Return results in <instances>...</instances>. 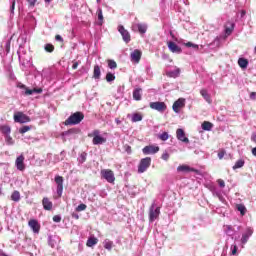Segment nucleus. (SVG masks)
Listing matches in <instances>:
<instances>
[{
  "label": "nucleus",
  "mask_w": 256,
  "mask_h": 256,
  "mask_svg": "<svg viewBox=\"0 0 256 256\" xmlns=\"http://www.w3.org/2000/svg\"><path fill=\"white\" fill-rule=\"evenodd\" d=\"M78 164L83 165L87 161V152H82L77 158Z\"/></svg>",
  "instance_id": "31"
},
{
  "label": "nucleus",
  "mask_w": 256,
  "mask_h": 256,
  "mask_svg": "<svg viewBox=\"0 0 256 256\" xmlns=\"http://www.w3.org/2000/svg\"><path fill=\"white\" fill-rule=\"evenodd\" d=\"M149 106L150 109L158 111L159 113L167 111V104H165V102H150Z\"/></svg>",
  "instance_id": "7"
},
{
  "label": "nucleus",
  "mask_w": 256,
  "mask_h": 256,
  "mask_svg": "<svg viewBox=\"0 0 256 256\" xmlns=\"http://www.w3.org/2000/svg\"><path fill=\"white\" fill-rule=\"evenodd\" d=\"M200 95H202L203 99H205V101L209 104L212 103V100H211V95H209V92H207L206 89H202L200 91Z\"/></svg>",
  "instance_id": "24"
},
{
  "label": "nucleus",
  "mask_w": 256,
  "mask_h": 256,
  "mask_svg": "<svg viewBox=\"0 0 256 256\" xmlns=\"http://www.w3.org/2000/svg\"><path fill=\"white\" fill-rule=\"evenodd\" d=\"M132 29H138L139 33H141V35H145V33H147V26L146 24H141V23H138V24H134L132 26Z\"/></svg>",
  "instance_id": "19"
},
{
  "label": "nucleus",
  "mask_w": 256,
  "mask_h": 256,
  "mask_svg": "<svg viewBox=\"0 0 256 256\" xmlns=\"http://www.w3.org/2000/svg\"><path fill=\"white\" fill-rule=\"evenodd\" d=\"M28 225L34 233H39L41 226L39 225V222L37 220H35V219L30 220L28 222Z\"/></svg>",
  "instance_id": "17"
},
{
  "label": "nucleus",
  "mask_w": 256,
  "mask_h": 256,
  "mask_svg": "<svg viewBox=\"0 0 256 256\" xmlns=\"http://www.w3.org/2000/svg\"><path fill=\"white\" fill-rule=\"evenodd\" d=\"M226 228H227V230H226L227 235L232 236L233 235V227L226 226Z\"/></svg>",
  "instance_id": "50"
},
{
  "label": "nucleus",
  "mask_w": 256,
  "mask_h": 256,
  "mask_svg": "<svg viewBox=\"0 0 256 256\" xmlns=\"http://www.w3.org/2000/svg\"><path fill=\"white\" fill-rule=\"evenodd\" d=\"M17 87L19 89H22V94L23 95H33V93H38V94L43 93V89H41V88L29 89V88H27V86H25L24 84H21V83H19L17 85Z\"/></svg>",
  "instance_id": "6"
},
{
  "label": "nucleus",
  "mask_w": 256,
  "mask_h": 256,
  "mask_svg": "<svg viewBox=\"0 0 256 256\" xmlns=\"http://www.w3.org/2000/svg\"><path fill=\"white\" fill-rule=\"evenodd\" d=\"M11 15H15V0L12 1V5L10 7Z\"/></svg>",
  "instance_id": "52"
},
{
  "label": "nucleus",
  "mask_w": 256,
  "mask_h": 256,
  "mask_svg": "<svg viewBox=\"0 0 256 256\" xmlns=\"http://www.w3.org/2000/svg\"><path fill=\"white\" fill-rule=\"evenodd\" d=\"M59 243V238L57 236H49L48 237V244L52 249H55V246L58 245Z\"/></svg>",
  "instance_id": "22"
},
{
  "label": "nucleus",
  "mask_w": 256,
  "mask_h": 256,
  "mask_svg": "<svg viewBox=\"0 0 256 256\" xmlns=\"http://www.w3.org/2000/svg\"><path fill=\"white\" fill-rule=\"evenodd\" d=\"M104 249H107V251H111L113 249V241L109 239H105L103 242Z\"/></svg>",
  "instance_id": "32"
},
{
  "label": "nucleus",
  "mask_w": 256,
  "mask_h": 256,
  "mask_svg": "<svg viewBox=\"0 0 256 256\" xmlns=\"http://www.w3.org/2000/svg\"><path fill=\"white\" fill-rule=\"evenodd\" d=\"M54 223H61V216L60 215H55L53 217Z\"/></svg>",
  "instance_id": "53"
},
{
  "label": "nucleus",
  "mask_w": 256,
  "mask_h": 256,
  "mask_svg": "<svg viewBox=\"0 0 256 256\" xmlns=\"http://www.w3.org/2000/svg\"><path fill=\"white\" fill-rule=\"evenodd\" d=\"M237 210L241 213V215H245V213H247V208H245V205L243 204H238Z\"/></svg>",
  "instance_id": "41"
},
{
  "label": "nucleus",
  "mask_w": 256,
  "mask_h": 256,
  "mask_svg": "<svg viewBox=\"0 0 256 256\" xmlns=\"http://www.w3.org/2000/svg\"><path fill=\"white\" fill-rule=\"evenodd\" d=\"M169 152L165 151L162 156L161 159H163V161H169Z\"/></svg>",
  "instance_id": "49"
},
{
  "label": "nucleus",
  "mask_w": 256,
  "mask_h": 256,
  "mask_svg": "<svg viewBox=\"0 0 256 256\" xmlns=\"http://www.w3.org/2000/svg\"><path fill=\"white\" fill-rule=\"evenodd\" d=\"M44 50L47 52V53H53V51H55V46H53V44H46L44 46Z\"/></svg>",
  "instance_id": "40"
},
{
  "label": "nucleus",
  "mask_w": 256,
  "mask_h": 256,
  "mask_svg": "<svg viewBox=\"0 0 256 256\" xmlns=\"http://www.w3.org/2000/svg\"><path fill=\"white\" fill-rule=\"evenodd\" d=\"M11 200L15 201V203H19V201H21V194L19 193V191H14L12 193Z\"/></svg>",
  "instance_id": "36"
},
{
  "label": "nucleus",
  "mask_w": 256,
  "mask_h": 256,
  "mask_svg": "<svg viewBox=\"0 0 256 256\" xmlns=\"http://www.w3.org/2000/svg\"><path fill=\"white\" fill-rule=\"evenodd\" d=\"M97 243H99V239H97L96 237H90L88 238L86 245L87 247H95Z\"/></svg>",
  "instance_id": "29"
},
{
  "label": "nucleus",
  "mask_w": 256,
  "mask_h": 256,
  "mask_svg": "<svg viewBox=\"0 0 256 256\" xmlns=\"http://www.w3.org/2000/svg\"><path fill=\"white\" fill-rule=\"evenodd\" d=\"M97 15L99 20L98 25H103V10L101 8H98Z\"/></svg>",
  "instance_id": "39"
},
{
  "label": "nucleus",
  "mask_w": 256,
  "mask_h": 256,
  "mask_svg": "<svg viewBox=\"0 0 256 256\" xmlns=\"http://www.w3.org/2000/svg\"><path fill=\"white\" fill-rule=\"evenodd\" d=\"M159 139H161V141H167V139H169V133L163 132L159 135Z\"/></svg>",
  "instance_id": "46"
},
{
  "label": "nucleus",
  "mask_w": 256,
  "mask_h": 256,
  "mask_svg": "<svg viewBox=\"0 0 256 256\" xmlns=\"http://www.w3.org/2000/svg\"><path fill=\"white\" fill-rule=\"evenodd\" d=\"M210 191L213 195V197H221V195H223V192H221V190L217 189V187H210Z\"/></svg>",
  "instance_id": "34"
},
{
  "label": "nucleus",
  "mask_w": 256,
  "mask_h": 256,
  "mask_svg": "<svg viewBox=\"0 0 256 256\" xmlns=\"http://www.w3.org/2000/svg\"><path fill=\"white\" fill-rule=\"evenodd\" d=\"M245 165V160L240 159L236 161V163L233 165L232 169L235 171L236 169H241V167H244Z\"/></svg>",
  "instance_id": "37"
},
{
  "label": "nucleus",
  "mask_w": 256,
  "mask_h": 256,
  "mask_svg": "<svg viewBox=\"0 0 256 256\" xmlns=\"http://www.w3.org/2000/svg\"><path fill=\"white\" fill-rule=\"evenodd\" d=\"M109 69H117V62L115 60H108Z\"/></svg>",
  "instance_id": "43"
},
{
  "label": "nucleus",
  "mask_w": 256,
  "mask_h": 256,
  "mask_svg": "<svg viewBox=\"0 0 256 256\" xmlns=\"http://www.w3.org/2000/svg\"><path fill=\"white\" fill-rule=\"evenodd\" d=\"M256 98V92H252L250 94V99H255Z\"/></svg>",
  "instance_id": "62"
},
{
  "label": "nucleus",
  "mask_w": 256,
  "mask_h": 256,
  "mask_svg": "<svg viewBox=\"0 0 256 256\" xmlns=\"http://www.w3.org/2000/svg\"><path fill=\"white\" fill-rule=\"evenodd\" d=\"M85 119V115L82 112H76L68 117L64 122L65 125H79L81 121Z\"/></svg>",
  "instance_id": "1"
},
{
  "label": "nucleus",
  "mask_w": 256,
  "mask_h": 256,
  "mask_svg": "<svg viewBox=\"0 0 256 256\" xmlns=\"http://www.w3.org/2000/svg\"><path fill=\"white\" fill-rule=\"evenodd\" d=\"M78 133H81V130L79 128H72L68 131L63 132V135L67 137L69 135H78Z\"/></svg>",
  "instance_id": "27"
},
{
  "label": "nucleus",
  "mask_w": 256,
  "mask_h": 256,
  "mask_svg": "<svg viewBox=\"0 0 256 256\" xmlns=\"http://www.w3.org/2000/svg\"><path fill=\"white\" fill-rule=\"evenodd\" d=\"M27 3H29V7H35V3H37V0H26Z\"/></svg>",
  "instance_id": "55"
},
{
  "label": "nucleus",
  "mask_w": 256,
  "mask_h": 256,
  "mask_svg": "<svg viewBox=\"0 0 256 256\" xmlns=\"http://www.w3.org/2000/svg\"><path fill=\"white\" fill-rule=\"evenodd\" d=\"M100 133L99 130H94L91 134H88V137H93V145H103V143H107V138L102 137Z\"/></svg>",
  "instance_id": "2"
},
{
  "label": "nucleus",
  "mask_w": 256,
  "mask_h": 256,
  "mask_svg": "<svg viewBox=\"0 0 256 256\" xmlns=\"http://www.w3.org/2000/svg\"><path fill=\"white\" fill-rule=\"evenodd\" d=\"M142 153L144 155H155V153H159V146H154V145L145 146L142 149Z\"/></svg>",
  "instance_id": "10"
},
{
  "label": "nucleus",
  "mask_w": 256,
  "mask_h": 256,
  "mask_svg": "<svg viewBox=\"0 0 256 256\" xmlns=\"http://www.w3.org/2000/svg\"><path fill=\"white\" fill-rule=\"evenodd\" d=\"M183 107H185V98H179L174 102L172 109L174 113H179V109H183Z\"/></svg>",
  "instance_id": "12"
},
{
  "label": "nucleus",
  "mask_w": 256,
  "mask_h": 256,
  "mask_svg": "<svg viewBox=\"0 0 256 256\" xmlns=\"http://www.w3.org/2000/svg\"><path fill=\"white\" fill-rule=\"evenodd\" d=\"M5 51L6 53H9L11 51V39L5 42Z\"/></svg>",
  "instance_id": "47"
},
{
  "label": "nucleus",
  "mask_w": 256,
  "mask_h": 256,
  "mask_svg": "<svg viewBox=\"0 0 256 256\" xmlns=\"http://www.w3.org/2000/svg\"><path fill=\"white\" fill-rule=\"evenodd\" d=\"M202 129L203 131H211V129H213V123L209 121H204L202 123Z\"/></svg>",
  "instance_id": "35"
},
{
  "label": "nucleus",
  "mask_w": 256,
  "mask_h": 256,
  "mask_svg": "<svg viewBox=\"0 0 256 256\" xmlns=\"http://www.w3.org/2000/svg\"><path fill=\"white\" fill-rule=\"evenodd\" d=\"M79 67V62H74L72 65V69H77Z\"/></svg>",
  "instance_id": "60"
},
{
  "label": "nucleus",
  "mask_w": 256,
  "mask_h": 256,
  "mask_svg": "<svg viewBox=\"0 0 256 256\" xmlns=\"http://www.w3.org/2000/svg\"><path fill=\"white\" fill-rule=\"evenodd\" d=\"M139 121H143V116L139 113H135L132 115V123H137Z\"/></svg>",
  "instance_id": "38"
},
{
  "label": "nucleus",
  "mask_w": 256,
  "mask_h": 256,
  "mask_svg": "<svg viewBox=\"0 0 256 256\" xmlns=\"http://www.w3.org/2000/svg\"><path fill=\"white\" fill-rule=\"evenodd\" d=\"M148 167H151V157L141 159L138 165V173H145Z\"/></svg>",
  "instance_id": "5"
},
{
  "label": "nucleus",
  "mask_w": 256,
  "mask_h": 256,
  "mask_svg": "<svg viewBox=\"0 0 256 256\" xmlns=\"http://www.w3.org/2000/svg\"><path fill=\"white\" fill-rule=\"evenodd\" d=\"M102 179H105L108 183H115V173L110 169H103L100 172Z\"/></svg>",
  "instance_id": "4"
},
{
  "label": "nucleus",
  "mask_w": 256,
  "mask_h": 256,
  "mask_svg": "<svg viewBox=\"0 0 256 256\" xmlns=\"http://www.w3.org/2000/svg\"><path fill=\"white\" fill-rule=\"evenodd\" d=\"M176 137L178 141H181L182 143H189V138L185 136V130L178 128L176 131Z\"/></svg>",
  "instance_id": "14"
},
{
  "label": "nucleus",
  "mask_w": 256,
  "mask_h": 256,
  "mask_svg": "<svg viewBox=\"0 0 256 256\" xmlns=\"http://www.w3.org/2000/svg\"><path fill=\"white\" fill-rule=\"evenodd\" d=\"M27 131H31V126H23L22 128L19 129V133H21L22 135L24 133H27Z\"/></svg>",
  "instance_id": "45"
},
{
  "label": "nucleus",
  "mask_w": 256,
  "mask_h": 256,
  "mask_svg": "<svg viewBox=\"0 0 256 256\" xmlns=\"http://www.w3.org/2000/svg\"><path fill=\"white\" fill-rule=\"evenodd\" d=\"M115 79V74L111 73V72H108L106 74V81L108 83H111L113 80Z\"/></svg>",
  "instance_id": "42"
},
{
  "label": "nucleus",
  "mask_w": 256,
  "mask_h": 256,
  "mask_svg": "<svg viewBox=\"0 0 256 256\" xmlns=\"http://www.w3.org/2000/svg\"><path fill=\"white\" fill-rule=\"evenodd\" d=\"M181 74V69L176 68L175 70L168 71L166 75L168 77H173L174 79L177 78Z\"/></svg>",
  "instance_id": "26"
},
{
  "label": "nucleus",
  "mask_w": 256,
  "mask_h": 256,
  "mask_svg": "<svg viewBox=\"0 0 256 256\" xmlns=\"http://www.w3.org/2000/svg\"><path fill=\"white\" fill-rule=\"evenodd\" d=\"M218 199H219V201H221V203H227V200H225V197H223V194L218 196Z\"/></svg>",
  "instance_id": "59"
},
{
  "label": "nucleus",
  "mask_w": 256,
  "mask_h": 256,
  "mask_svg": "<svg viewBox=\"0 0 256 256\" xmlns=\"http://www.w3.org/2000/svg\"><path fill=\"white\" fill-rule=\"evenodd\" d=\"M14 121L15 123H29V121H31V118L23 114V112H18L14 115Z\"/></svg>",
  "instance_id": "9"
},
{
  "label": "nucleus",
  "mask_w": 256,
  "mask_h": 256,
  "mask_svg": "<svg viewBox=\"0 0 256 256\" xmlns=\"http://www.w3.org/2000/svg\"><path fill=\"white\" fill-rule=\"evenodd\" d=\"M85 209H87V205H85V204H80L76 207V211H78V212L85 211Z\"/></svg>",
  "instance_id": "48"
},
{
  "label": "nucleus",
  "mask_w": 256,
  "mask_h": 256,
  "mask_svg": "<svg viewBox=\"0 0 256 256\" xmlns=\"http://www.w3.org/2000/svg\"><path fill=\"white\" fill-rule=\"evenodd\" d=\"M118 31L122 35V39L125 43H129V41H131V34H129V31L125 30L123 25L118 26Z\"/></svg>",
  "instance_id": "11"
},
{
  "label": "nucleus",
  "mask_w": 256,
  "mask_h": 256,
  "mask_svg": "<svg viewBox=\"0 0 256 256\" xmlns=\"http://www.w3.org/2000/svg\"><path fill=\"white\" fill-rule=\"evenodd\" d=\"M54 181L57 185V190H56V193L58 195V197H61L63 195V177L62 176H59V175H56L55 178H54Z\"/></svg>",
  "instance_id": "8"
},
{
  "label": "nucleus",
  "mask_w": 256,
  "mask_h": 256,
  "mask_svg": "<svg viewBox=\"0 0 256 256\" xmlns=\"http://www.w3.org/2000/svg\"><path fill=\"white\" fill-rule=\"evenodd\" d=\"M72 217H73L74 219H79V214L73 213V214H72Z\"/></svg>",
  "instance_id": "63"
},
{
  "label": "nucleus",
  "mask_w": 256,
  "mask_h": 256,
  "mask_svg": "<svg viewBox=\"0 0 256 256\" xmlns=\"http://www.w3.org/2000/svg\"><path fill=\"white\" fill-rule=\"evenodd\" d=\"M186 47H193V49H199V45L193 44L192 42L186 43Z\"/></svg>",
  "instance_id": "51"
},
{
  "label": "nucleus",
  "mask_w": 256,
  "mask_h": 256,
  "mask_svg": "<svg viewBox=\"0 0 256 256\" xmlns=\"http://www.w3.org/2000/svg\"><path fill=\"white\" fill-rule=\"evenodd\" d=\"M218 184L221 189L225 188V181H223L222 179H218Z\"/></svg>",
  "instance_id": "56"
},
{
  "label": "nucleus",
  "mask_w": 256,
  "mask_h": 256,
  "mask_svg": "<svg viewBox=\"0 0 256 256\" xmlns=\"http://www.w3.org/2000/svg\"><path fill=\"white\" fill-rule=\"evenodd\" d=\"M115 123H117L118 125H121V120H119V118H116Z\"/></svg>",
  "instance_id": "64"
},
{
  "label": "nucleus",
  "mask_w": 256,
  "mask_h": 256,
  "mask_svg": "<svg viewBox=\"0 0 256 256\" xmlns=\"http://www.w3.org/2000/svg\"><path fill=\"white\" fill-rule=\"evenodd\" d=\"M55 41H59L60 43H63V37L61 35H56Z\"/></svg>",
  "instance_id": "57"
},
{
  "label": "nucleus",
  "mask_w": 256,
  "mask_h": 256,
  "mask_svg": "<svg viewBox=\"0 0 256 256\" xmlns=\"http://www.w3.org/2000/svg\"><path fill=\"white\" fill-rule=\"evenodd\" d=\"M131 59H132V61H135V63H139V61H141V51L134 50L131 53Z\"/></svg>",
  "instance_id": "23"
},
{
  "label": "nucleus",
  "mask_w": 256,
  "mask_h": 256,
  "mask_svg": "<svg viewBox=\"0 0 256 256\" xmlns=\"http://www.w3.org/2000/svg\"><path fill=\"white\" fill-rule=\"evenodd\" d=\"M234 29H235V22H231V21L226 22L225 33L227 35H231V33H233Z\"/></svg>",
  "instance_id": "20"
},
{
  "label": "nucleus",
  "mask_w": 256,
  "mask_h": 256,
  "mask_svg": "<svg viewBox=\"0 0 256 256\" xmlns=\"http://www.w3.org/2000/svg\"><path fill=\"white\" fill-rule=\"evenodd\" d=\"M0 131L5 136L11 135V127H9L8 125L1 126L0 127Z\"/></svg>",
  "instance_id": "33"
},
{
  "label": "nucleus",
  "mask_w": 256,
  "mask_h": 256,
  "mask_svg": "<svg viewBox=\"0 0 256 256\" xmlns=\"http://www.w3.org/2000/svg\"><path fill=\"white\" fill-rule=\"evenodd\" d=\"M15 165L18 171H23L25 169V156H23V154L16 158Z\"/></svg>",
  "instance_id": "13"
},
{
  "label": "nucleus",
  "mask_w": 256,
  "mask_h": 256,
  "mask_svg": "<svg viewBox=\"0 0 256 256\" xmlns=\"http://www.w3.org/2000/svg\"><path fill=\"white\" fill-rule=\"evenodd\" d=\"M159 215H161V208L157 207L155 203H153L149 209V221L150 223H153L156 219L159 218Z\"/></svg>",
  "instance_id": "3"
},
{
  "label": "nucleus",
  "mask_w": 256,
  "mask_h": 256,
  "mask_svg": "<svg viewBox=\"0 0 256 256\" xmlns=\"http://www.w3.org/2000/svg\"><path fill=\"white\" fill-rule=\"evenodd\" d=\"M143 91V89L141 88H136L133 91V99L135 101H141V92Z\"/></svg>",
  "instance_id": "28"
},
{
  "label": "nucleus",
  "mask_w": 256,
  "mask_h": 256,
  "mask_svg": "<svg viewBox=\"0 0 256 256\" xmlns=\"http://www.w3.org/2000/svg\"><path fill=\"white\" fill-rule=\"evenodd\" d=\"M238 65L241 69H247V67L249 66V60H247L246 58H239Z\"/></svg>",
  "instance_id": "25"
},
{
  "label": "nucleus",
  "mask_w": 256,
  "mask_h": 256,
  "mask_svg": "<svg viewBox=\"0 0 256 256\" xmlns=\"http://www.w3.org/2000/svg\"><path fill=\"white\" fill-rule=\"evenodd\" d=\"M224 156H225V153H223V152L218 153V158L219 159H223Z\"/></svg>",
  "instance_id": "61"
},
{
  "label": "nucleus",
  "mask_w": 256,
  "mask_h": 256,
  "mask_svg": "<svg viewBox=\"0 0 256 256\" xmlns=\"http://www.w3.org/2000/svg\"><path fill=\"white\" fill-rule=\"evenodd\" d=\"M168 49L171 51V53H177L178 55L182 53L181 47H179L175 42H168Z\"/></svg>",
  "instance_id": "16"
},
{
  "label": "nucleus",
  "mask_w": 256,
  "mask_h": 256,
  "mask_svg": "<svg viewBox=\"0 0 256 256\" xmlns=\"http://www.w3.org/2000/svg\"><path fill=\"white\" fill-rule=\"evenodd\" d=\"M42 205L45 211H51L53 209V202H51L49 198H43Z\"/></svg>",
  "instance_id": "21"
},
{
  "label": "nucleus",
  "mask_w": 256,
  "mask_h": 256,
  "mask_svg": "<svg viewBox=\"0 0 256 256\" xmlns=\"http://www.w3.org/2000/svg\"><path fill=\"white\" fill-rule=\"evenodd\" d=\"M124 149H125L126 153L131 154V146L125 145Z\"/></svg>",
  "instance_id": "58"
},
{
  "label": "nucleus",
  "mask_w": 256,
  "mask_h": 256,
  "mask_svg": "<svg viewBox=\"0 0 256 256\" xmlns=\"http://www.w3.org/2000/svg\"><path fill=\"white\" fill-rule=\"evenodd\" d=\"M5 141H6L7 145H13L15 143V141H13V138L11 137L10 134L5 136Z\"/></svg>",
  "instance_id": "44"
},
{
  "label": "nucleus",
  "mask_w": 256,
  "mask_h": 256,
  "mask_svg": "<svg viewBox=\"0 0 256 256\" xmlns=\"http://www.w3.org/2000/svg\"><path fill=\"white\" fill-rule=\"evenodd\" d=\"M93 77L95 79H101V67L99 65L94 66Z\"/></svg>",
  "instance_id": "30"
},
{
  "label": "nucleus",
  "mask_w": 256,
  "mask_h": 256,
  "mask_svg": "<svg viewBox=\"0 0 256 256\" xmlns=\"http://www.w3.org/2000/svg\"><path fill=\"white\" fill-rule=\"evenodd\" d=\"M251 235H253V229L247 228L245 233L242 234V238H241L242 245H245V243L249 241V238L251 237Z\"/></svg>",
  "instance_id": "18"
},
{
  "label": "nucleus",
  "mask_w": 256,
  "mask_h": 256,
  "mask_svg": "<svg viewBox=\"0 0 256 256\" xmlns=\"http://www.w3.org/2000/svg\"><path fill=\"white\" fill-rule=\"evenodd\" d=\"M232 255H237V245L231 246Z\"/></svg>",
  "instance_id": "54"
},
{
  "label": "nucleus",
  "mask_w": 256,
  "mask_h": 256,
  "mask_svg": "<svg viewBox=\"0 0 256 256\" xmlns=\"http://www.w3.org/2000/svg\"><path fill=\"white\" fill-rule=\"evenodd\" d=\"M178 173H196L195 168H191L189 165H180L177 167Z\"/></svg>",
  "instance_id": "15"
}]
</instances>
